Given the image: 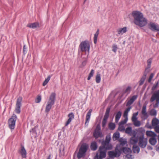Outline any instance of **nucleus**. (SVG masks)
I'll return each mask as SVG.
<instances>
[{"label":"nucleus","mask_w":159,"mask_h":159,"mask_svg":"<svg viewBox=\"0 0 159 159\" xmlns=\"http://www.w3.org/2000/svg\"><path fill=\"white\" fill-rule=\"evenodd\" d=\"M156 150L158 151V152H159V146H156Z\"/></svg>","instance_id":"obj_63"},{"label":"nucleus","mask_w":159,"mask_h":159,"mask_svg":"<svg viewBox=\"0 0 159 159\" xmlns=\"http://www.w3.org/2000/svg\"><path fill=\"white\" fill-rule=\"evenodd\" d=\"M107 120L103 119V120L102 122V125L103 127H104L105 126L107 123Z\"/></svg>","instance_id":"obj_53"},{"label":"nucleus","mask_w":159,"mask_h":159,"mask_svg":"<svg viewBox=\"0 0 159 159\" xmlns=\"http://www.w3.org/2000/svg\"><path fill=\"white\" fill-rule=\"evenodd\" d=\"M146 77V74H145L144 75H143L139 82V86H141L144 84Z\"/></svg>","instance_id":"obj_27"},{"label":"nucleus","mask_w":159,"mask_h":159,"mask_svg":"<svg viewBox=\"0 0 159 159\" xmlns=\"http://www.w3.org/2000/svg\"><path fill=\"white\" fill-rule=\"evenodd\" d=\"M159 99H157L156 100V102L155 103V105H154V107H158L159 106Z\"/></svg>","instance_id":"obj_54"},{"label":"nucleus","mask_w":159,"mask_h":159,"mask_svg":"<svg viewBox=\"0 0 159 159\" xmlns=\"http://www.w3.org/2000/svg\"><path fill=\"white\" fill-rule=\"evenodd\" d=\"M124 148V146L121 145L119 144L116 145L115 150L117 152H120V154L122 152L123 149Z\"/></svg>","instance_id":"obj_22"},{"label":"nucleus","mask_w":159,"mask_h":159,"mask_svg":"<svg viewBox=\"0 0 159 159\" xmlns=\"http://www.w3.org/2000/svg\"><path fill=\"white\" fill-rule=\"evenodd\" d=\"M90 45L89 41L85 40L82 41L80 44L79 48L82 52H87L88 53L89 52Z\"/></svg>","instance_id":"obj_3"},{"label":"nucleus","mask_w":159,"mask_h":159,"mask_svg":"<svg viewBox=\"0 0 159 159\" xmlns=\"http://www.w3.org/2000/svg\"><path fill=\"white\" fill-rule=\"evenodd\" d=\"M68 117H69V118L65 124L66 126H67L71 122L72 120L74 118V116L73 113L71 112L69 113L68 115Z\"/></svg>","instance_id":"obj_17"},{"label":"nucleus","mask_w":159,"mask_h":159,"mask_svg":"<svg viewBox=\"0 0 159 159\" xmlns=\"http://www.w3.org/2000/svg\"><path fill=\"white\" fill-rule=\"evenodd\" d=\"M146 134L148 136L151 137H157V135L153 132L151 131H147L146 132Z\"/></svg>","instance_id":"obj_28"},{"label":"nucleus","mask_w":159,"mask_h":159,"mask_svg":"<svg viewBox=\"0 0 159 159\" xmlns=\"http://www.w3.org/2000/svg\"><path fill=\"white\" fill-rule=\"evenodd\" d=\"M27 26L33 29H35L39 27V25L38 23H34L28 25Z\"/></svg>","instance_id":"obj_24"},{"label":"nucleus","mask_w":159,"mask_h":159,"mask_svg":"<svg viewBox=\"0 0 159 159\" xmlns=\"http://www.w3.org/2000/svg\"><path fill=\"white\" fill-rule=\"evenodd\" d=\"M101 81V75L98 73L96 76V82L97 83H99Z\"/></svg>","instance_id":"obj_34"},{"label":"nucleus","mask_w":159,"mask_h":159,"mask_svg":"<svg viewBox=\"0 0 159 159\" xmlns=\"http://www.w3.org/2000/svg\"><path fill=\"white\" fill-rule=\"evenodd\" d=\"M132 15L134 18V22L136 25L142 27L147 24L148 20L140 11H134L132 12Z\"/></svg>","instance_id":"obj_1"},{"label":"nucleus","mask_w":159,"mask_h":159,"mask_svg":"<svg viewBox=\"0 0 159 159\" xmlns=\"http://www.w3.org/2000/svg\"><path fill=\"white\" fill-rule=\"evenodd\" d=\"M56 96V94L55 93H52L51 94L46 107L45 112H48L50 111L52 105L54 104Z\"/></svg>","instance_id":"obj_2"},{"label":"nucleus","mask_w":159,"mask_h":159,"mask_svg":"<svg viewBox=\"0 0 159 159\" xmlns=\"http://www.w3.org/2000/svg\"><path fill=\"white\" fill-rule=\"evenodd\" d=\"M94 73V70L93 69H92L89 74V75L91 77H93V76Z\"/></svg>","instance_id":"obj_55"},{"label":"nucleus","mask_w":159,"mask_h":159,"mask_svg":"<svg viewBox=\"0 0 159 159\" xmlns=\"http://www.w3.org/2000/svg\"><path fill=\"white\" fill-rule=\"evenodd\" d=\"M26 48H25V45H24V46H23V52H24V53L26 51L25 50H26Z\"/></svg>","instance_id":"obj_64"},{"label":"nucleus","mask_w":159,"mask_h":159,"mask_svg":"<svg viewBox=\"0 0 159 159\" xmlns=\"http://www.w3.org/2000/svg\"><path fill=\"white\" fill-rule=\"evenodd\" d=\"M152 59L151 58H150L147 60V66L149 68H150L151 66V64L152 62Z\"/></svg>","instance_id":"obj_46"},{"label":"nucleus","mask_w":159,"mask_h":159,"mask_svg":"<svg viewBox=\"0 0 159 159\" xmlns=\"http://www.w3.org/2000/svg\"><path fill=\"white\" fill-rule=\"evenodd\" d=\"M138 97V96L137 95L133 96L128 100L126 104V106L129 107L125 109V111L128 113L132 108L130 106L133 103L134 101L137 99Z\"/></svg>","instance_id":"obj_7"},{"label":"nucleus","mask_w":159,"mask_h":159,"mask_svg":"<svg viewBox=\"0 0 159 159\" xmlns=\"http://www.w3.org/2000/svg\"><path fill=\"white\" fill-rule=\"evenodd\" d=\"M118 129L121 131H123L125 130V128L123 125H119Z\"/></svg>","instance_id":"obj_47"},{"label":"nucleus","mask_w":159,"mask_h":159,"mask_svg":"<svg viewBox=\"0 0 159 159\" xmlns=\"http://www.w3.org/2000/svg\"><path fill=\"white\" fill-rule=\"evenodd\" d=\"M127 28L126 27H125L123 28H120L117 29V32L118 34L119 35H122L127 31Z\"/></svg>","instance_id":"obj_18"},{"label":"nucleus","mask_w":159,"mask_h":159,"mask_svg":"<svg viewBox=\"0 0 159 159\" xmlns=\"http://www.w3.org/2000/svg\"><path fill=\"white\" fill-rule=\"evenodd\" d=\"M159 99V90H157L155 92L152 96L150 101L151 102H153L155 100Z\"/></svg>","instance_id":"obj_15"},{"label":"nucleus","mask_w":159,"mask_h":159,"mask_svg":"<svg viewBox=\"0 0 159 159\" xmlns=\"http://www.w3.org/2000/svg\"><path fill=\"white\" fill-rule=\"evenodd\" d=\"M22 98L21 97H19L17 99L15 109V112L17 114H19L20 113V108L22 106Z\"/></svg>","instance_id":"obj_8"},{"label":"nucleus","mask_w":159,"mask_h":159,"mask_svg":"<svg viewBox=\"0 0 159 159\" xmlns=\"http://www.w3.org/2000/svg\"><path fill=\"white\" fill-rule=\"evenodd\" d=\"M155 130L157 133H159V125L154 127Z\"/></svg>","instance_id":"obj_52"},{"label":"nucleus","mask_w":159,"mask_h":159,"mask_svg":"<svg viewBox=\"0 0 159 159\" xmlns=\"http://www.w3.org/2000/svg\"><path fill=\"white\" fill-rule=\"evenodd\" d=\"M150 113L151 116H156L157 114V111L155 109H152L150 111Z\"/></svg>","instance_id":"obj_36"},{"label":"nucleus","mask_w":159,"mask_h":159,"mask_svg":"<svg viewBox=\"0 0 159 159\" xmlns=\"http://www.w3.org/2000/svg\"><path fill=\"white\" fill-rule=\"evenodd\" d=\"M146 126L147 128H149V129H152V127L151 125H150L149 124V123L148 122L147 123V124H146Z\"/></svg>","instance_id":"obj_57"},{"label":"nucleus","mask_w":159,"mask_h":159,"mask_svg":"<svg viewBox=\"0 0 159 159\" xmlns=\"http://www.w3.org/2000/svg\"><path fill=\"white\" fill-rule=\"evenodd\" d=\"M99 34V30H98L95 34L94 37V41L95 44L96 43L97 41L98 37Z\"/></svg>","instance_id":"obj_33"},{"label":"nucleus","mask_w":159,"mask_h":159,"mask_svg":"<svg viewBox=\"0 0 159 159\" xmlns=\"http://www.w3.org/2000/svg\"><path fill=\"white\" fill-rule=\"evenodd\" d=\"M132 152L131 149L129 148L124 147L123 149V150L122 152L124 153L125 154H129Z\"/></svg>","instance_id":"obj_31"},{"label":"nucleus","mask_w":159,"mask_h":159,"mask_svg":"<svg viewBox=\"0 0 159 159\" xmlns=\"http://www.w3.org/2000/svg\"><path fill=\"white\" fill-rule=\"evenodd\" d=\"M125 132L128 134H130L132 132V128L131 127H129L126 128L125 130Z\"/></svg>","instance_id":"obj_41"},{"label":"nucleus","mask_w":159,"mask_h":159,"mask_svg":"<svg viewBox=\"0 0 159 159\" xmlns=\"http://www.w3.org/2000/svg\"><path fill=\"white\" fill-rule=\"evenodd\" d=\"M120 133L118 132L115 133L113 135V139L114 140H118L120 137Z\"/></svg>","instance_id":"obj_32"},{"label":"nucleus","mask_w":159,"mask_h":159,"mask_svg":"<svg viewBox=\"0 0 159 159\" xmlns=\"http://www.w3.org/2000/svg\"><path fill=\"white\" fill-rule=\"evenodd\" d=\"M108 155L109 157V158H112L113 159L115 157H118L120 156V153L119 152H117L115 150V151H110L108 152Z\"/></svg>","instance_id":"obj_12"},{"label":"nucleus","mask_w":159,"mask_h":159,"mask_svg":"<svg viewBox=\"0 0 159 159\" xmlns=\"http://www.w3.org/2000/svg\"><path fill=\"white\" fill-rule=\"evenodd\" d=\"M141 134L139 137V145L140 148H144L146 147L147 143L148 140L147 138L144 137V134L141 133Z\"/></svg>","instance_id":"obj_4"},{"label":"nucleus","mask_w":159,"mask_h":159,"mask_svg":"<svg viewBox=\"0 0 159 159\" xmlns=\"http://www.w3.org/2000/svg\"><path fill=\"white\" fill-rule=\"evenodd\" d=\"M138 112L134 113L133 114V116L132 117V120L133 121L137 120L136 116H138Z\"/></svg>","instance_id":"obj_37"},{"label":"nucleus","mask_w":159,"mask_h":159,"mask_svg":"<svg viewBox=\"0 0 159 159\" xmlns=\"http://www.w3.org/2000/svg\"><path fill=\"white\" fill-rule=\"evenodd\" d=\"M102 146L104 147L106 151H107V150H111L112 148V145L109 143H102Z\"/></svg>","instance_id":"obj_20"},{"label":"nucleus","mask_w":159,"mask_h":159,"mask_svg":"<svg viewBox=\"0 0 159 159\" xmlns=\"http://www.w3.org/2000/svg\"><path fill=\"white\" fill-rule=\"evenodd\" d=\"M111 138L110 136H107L104 142L102 143H109L111 140Z\"/></svg>","instance_id":"obj_42"},{"label":"nucleus","mask_w":159,"mask_h":159,"mask_svg":"<svg viewBox=\"0 0 159 159\" xmlns=\"http://www.w3.org/2000/svg\"><path fill=\"white\" fill-rule=\"evenodd\" d=\"M51 78V77L50 76H48V77L43 82V86H45L46 85L47 83H48L49 81Z\"/></svg>","instance_id":"obj_39"},{"label":"nucleus","mask_w":159,"mask_h":159,"mask_svg":"<svg viewBox=\"0 0 159 159\" xmlns=\"http://www.w3.org/2000/svg\"><path fill=\"white\" fill-rule=\"evenodd\" d=\"M107 151L103 146H100L97 153H98L99 159H102L106 157Z\"/></svg>","instance_id":"obj_9"},{"label":"nucleus","mask_w":159,"mask_h":159,"mask_svg":"<svg viewBox=\"0 0 159 159\" xmlns=\"http://www.w3.org/2000/svg\"><path fill=\"white\" fill-rule=\"evenodd\" d=\"M133 151L134 153H138L140 151V148L136 144H135L133 147Z\"/></svg>","instance_id":"obj_26"},{"label":"nucleus","mask_w":159,"mask_h":159,"mask_svg":"<svg viewBox=\"0 0 159 159\" xmlns=\"http://www.w3.org/2000/svg\"><path fill=\"white\" fill-rule=\"evenodd\" d=\"M148 27L153 31H159V25L154 23L151 22L148 24Z\"/></svg>","instance_id":"obj_10"},{"label":"nucleus","mask_w":159,"mask_h":159,"mask_svg":"<svg viewBox=\"0 0 159 159\" xmlns=\"http://www.w3.org/2000/svg\"><path fill=\"white\" fill-rule=\"evenodd\" d=\"M101 134V128L99 125H98L93 133V135L94 137L97 138L100 137Z\"/></svg>","instance_id":"obj_14"},{"label":"nucleus","mask_w":159,"mask_h":159,"mask_svg":"<svg viewBox=\"0 0 159 159\" xmlns=\"http://www.w3.org/2000/svg\"><path fill=\"white\" fill-rule=\"evenodd\" d=\"M18 152L21 156L23 158H25L26 157L27 152L25 147L22 145H21V148L18 150Z\"/></svg>","instance_id":"obj_13"},{"label":"nucleus","mask_w":159,"mask_h":159,"mask_svg":"<svg viewBox=\"0 0 159 159\" xmlns=\"http://www.w3.org/2000/svg\"><path fill=\"white\" fill-rule=\"evenodd\" d=\"M17 118L16 115L13 114L11 118H10L8 120L9 128L11 129H13L15 127L16 122Z\"/></svg>","instance_id":"obj_6"},{"label":"nucleus","mask_w":159,"mask_h":159,"mask_svg":"<svg viewBox=\"0 0 159 159\" xmlns=\"http://www.w3.org/2000/svg\"><path fill=\"white\" fill-rule=\"evenodd\" d=\"M150 68H149L147 66V67L145 69V70L144 71V73L143 75H144L145 74H146V76L147 74L150 71Z\"/></svg>","instance_id":"obj_50"},{"label":"nucleus","mask_w":159,"mask_h":159,"mask_svg":"<svg viewBox=\"0 0 159 159\" xmlns=\"http://www.w3.org/2000/svg\"><path fill=\"white\" fill-rule=\"evenodd\" d=\"M138 138L135 136L131 137L130 139V143L133 145L136 144L138 142Z\"/></svg>","instance_id":"obj_23"},{"label":"nucleus","mask_w":159,"mask_h":159,"mask_svg":"<svg viewBox=\"0 0 159 159\" xmlns=\"http://www.w3.org/2000/svg\"><path fill=\"white\" fill-rule=\"evenodd\" d=\"M109 116V114L105 113L103 119L107 120Z\"/></svg>","instance_id":"obj_58"},{"label":"nucleus","mask_w":159,"mask_h":159,"mask_svg":"<svg viewBox=\"0 0 159 159\" xmlns=\"http://www.w3.org/2000/svg\"><path fill=\"white\" fill-rule=\"evenodd\" d=\"M156 137H151L149 140V143L152 145H155L157 142Z\"/></svg>","instance_id":"obj_19"},{"label":"nucleus","mask_w":159,"mask_h":159,"mask_svg":"<svg viewBox=\"0 0 159 159\" xmlns=\"http://www.w3.org/2000/svg\"><path fill=\"white\" fill-rule=\"evenodd\" d=\"M141 118L144 120L147 119L148 117V115L146 111V105L143 106L141 111Z\"/></svg>","instance_id":"obj_11"},{"label":"nucleus","mask_w":159,"mask_h":159,"mask_svg":"<svg viewBox=\"0 0 159 159\" xmlns=\"http://www.w3.org/2000/svg\"><path fill=\"white\" fill-rule=\"evenodd\" d=\"M128 120V118H125L123 120L121 121L119 124V125H123L126 123Z\"/></svg>","instance_id":"obj_45"},{"label":"nucleus","mask_w":159,"mask_h":159,"mask_svg":"<svg viewBox=\"0 0 159 159\" xmlns=\"http://www.w3.org/2000/svg\"><path fill=\"white\" fill-rule=\"evenodd\" d=\"M159 124V120L156 118H153L152 121V126L153 127L158 125Z\"/></svg>","instance_id":"obj_21"},{"label":"nucleus","mask_w":159,"mask_h":159,"mask_svg":"<svg viewBox=\"0 0 159 159\" xmlns=\"http://www.w3.org/2000/svg\"><path fill=\"white\" fill-rule=\"evenodd\" d=\"M88 148V146L86 144H83L81 146L77 155L78 158L80 159L85 156Z\"/></svg>","instance_id":"obj_5"},{"label":"nucleus","mask_w":159,"mask_h":159,"mask_svg":"<svg viewBox=\"0 0 159 159\" xmlns=\"http://www.w3.org/2000/svg\"><path fill=\"white\" fill-rule=\"evenodd\" d=\"M122 115V112L121 111H118L116 114L115 116V122L117 123L120 120Z\"/></svg>","instance_id":"obj_25"},{"label":"nucleus","mask_w":159,"mask_h":159,"mask_svg":"<svg viewBox=\"0 0 159 159\" xmlns=\"http://www.w3.org/2000/svg\"><path fill=\"white\" fill-rule=\"evenodd\" d=\"M134 125L137 127H139L141 125L140 122L139 121L136 120L134 121H133Z\"/></svg>","instance_id":"obj_40"},{"label":"nucleus","mask_w":159,"mask_h":159,"mask_svg":"<svg viewBox=\"0 0 159 159\" xmlns=\"http://www.w3.org/2000/svg\"><path fill=\"white\" fill-rule=\"evenodd\" d=\"M118 49V47L117 45L116 44H114L112 45V51L114 52L115 53H116L117 49Z\"/></svg>","instance_id":"obj_43"},{"label":"nucleus","mask_w":159,"mask_h":159,"mask_svg":"<svg viewBox=\"0 0 159 159\" xmlns=\"http://www.w3.org/2000/svg\"><path fill=\"white\" fill-rule=\"evenodd\" d=\"M110 108H109V107L107 108L106 109L105 113L109 114L110 111Z\"/></svg>","instance_id":"obj_59"},{"label":"nucleus","mask_w":159,"mask_h":159,"mask_svg":"<svg viewBox=\"0 0 159 159\" xmlns=\"http://www.w3.org/2000/svg\"><path fill=\"white\" fill-rule=\"evenodd\" d=\"M92 111V109H90L87 114L86 116V121L85 124L86 125H88Z\"/></svg>","instance_id":"obj_16"},{"label":"nucleus","mask_w":159,"mask_h":159,"mask_svg":"<svg viewBox=\"0 0 159 159\" xmlns=\"http://www.w3.org/2000/svg\"><path fill=\"white\" fill-rule=\"evenodd\" d=\"M159 84L158 81L157 82L156 84H154L153 86L152 87V90L154 91L157 88Z\"/></svg>","instance_id":"obj_49"},{"label":"nucleus","mask_w":159,"mask_h":159,"mask_svg":"<svg viewBox=\"0 0 159 159\" xmlns=\"http://www.w3.org/2000/svg\"><path fill=\"white\" fill-rule=\"evenodd\" d=\"M94 159H99L98 158V153H97Z\"/></svg>","instance_id":"obj_61"},{"label":"nucleus","mask_w":159,"mask_h":159,"mask_svg":"<svg viewBox=\"0 0 159 159\" xmlns=\"http://www.w3.org/2000/svg\"><path fill=\"white\" fill-rule=\"evenodd\" d=\"M128 113L124 111L123 116H124V117L125 118H128Z\"/></svg>","instance_id":"obj_56"},{"label":"nucleus","mask_w":159,"mask_h":159,"mask_svg":"<svg viewBox=\"0 0 159 159\" xmlns=\"http://www.w3.org/2000/svg\"><path fill=\"white\" fill-rule=\"evenodd\" d=\"M41 100V97L40 95H38L37 96L36 99L35 100V102L36 103H39L40 102Z\"/></svg>","instance_id":"obj_44"},{"label":"nucleus","mask_w":159,"mask_h":159,"mask_svg":"<svg viewBox=\"0 0 159 159\" xmlns=\"http://www.w3.org/2000/svg\"><path fill=\"white\" fill-rule=\"evenodd\" d=\"M131 88L130 86L127 87L124 91V93H126L127 95L129 94L131 91Z\"/></svg>","instance_id":"obj_35"},{"label":"nucleus","mask_w":159,"mask_h":159,"mask_svg":"<svg viewBox=\"0 0 159 159\" xmlns=\"http://www.w3.org/2000/svg\"><path fill=\"white\" fill-rule=\"evenodd\" d=\"M109 128L111 130H114L115 128V124L112 123H110L109 125Z\"/></svg>","instance_id":"obj_38"},{"label":"nucleus","mask_w":159,"mask_h":159,"mask_svg":"<svg viewBox=\"0 0 159 159\" xmlns=\"http://www.w3.org/2000/svg\"><path fill=\"white\" fill-rule=\"evenodd\" d=\"M154 76V74L153 73H151L150 74V75L149 77V79L148 80V82H150L152 80V79L153 78V76Z\"/></svg>","instance_id":"obj_51"},{"label":"nucleus","mask_w":159,"mask_h":159,"mask_svg":"<svg viewBox=\"0 0 159 159\" xmlns=\"http://www.w3.org/2000/svg\"><path fill=\"white\" fill-rule=\"evenodd\" d=\"M119 142L120 143V144L124 146L127 145V142L125 139H124L123 138H120L118 140Z\"/></svg>","instance_id":"obj_30"},{"label":"nucleus","mask_w":159,"mask_h":159,"mask_svg":"<svg viewBox=\"0 0 159 159\" xmlns=\"http://www.w3.org/2000/svg\"><path fill=\"white\" fill-rule=\"evenodd\" d=\"M126 157L127 159H133L134 156L129 154H127L126 155Z\"/></svg>","instance_id":"obj_48"},{"label":"nucleus","mask_w":159,"mask_h":159,"mask_svg":"<svg viewBox=\"0 0 159 159\" xmlns=\"http://www.w3.org/2000/svg\"><path fill=\"white\" fill-rule=\"evenodd\" d=\"M90 148L91 150L95 151L97 148V144L96 142L95 141L93 142L91 144Z\"/></svg>","instance_id":"obj_29"},{"label":"nucleus","mask_w":159,"mask_h":159,"mask_svg":"<svg viewBox=\"0 0 159 159\" xmlns=\"http://www.w3.org/2000/svg\"><path fill=\"white\" fill-rule=\"evenodd\" d=\"M147 148L148 149L150 150H152V147L150 146H148Z\"/></svg>","instance_id":"obj_62"},{"label":"nucleus","mask_w":159,"mask_h":159,"mask_svg":"<svg viewBox=\"0 0 159 159\" xmlns=\"http://www.w3.org/2000/svg\"><path fill=\"white\" fill-rule=\"evenodd\" d=\"M86 61H84L82 62V65L83 66H84L86 65Z\"/></svg>","instance_id":"obj_60"}]
</instances>
